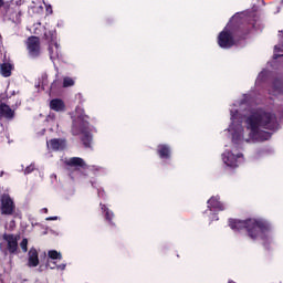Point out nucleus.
<instances>
[{"label":"nucleus","mask_w":283,"mask_h":283,"mask_svg":"<svg viewBox=\"0 0 283 283\" xmlns=\"http://www.w3.org/2000/svg\"><path fill=\"white\" fill-rule=\"evenodd\" d=\"M247 129H249V139L245 143L259 142L264 143L271 138V133L280 129V122H277V115L273 112L265 111L264 108H258L253 111L245 119ZM262 129H266L262 130Z\"/></svg>","instance_id":"nucleus-1"},{"label":"nucleus","mask_w":283,"mask_h":283,"mask_svg":"<svg viewBox=\"0 0 283 283\" xmlns=\"http://www.w3.org/2000/svg\"><path fill=\"white\" fill-rule=\"evenodd\" d=\"M251 32V27L242 19L232 18L227 27L219 33L217 43L222 50H231L235 41L245 39Z\"/></svg>","instance_id":"nucleus-2"},{"label":"nucleus","mask_w":283,"mask_h":283,"mask_svg":"<svg viewBox=\"0 0 283 283\" xmlns=\"http://www.w3.org/2000/svg\"><path fill=\"white\" fill-rule=\"evenodd\" d=\"M229 227L232 231H243L245 229L251 240H262L264 245L269 242L271 223L262 219L238 220L230 219Z\"/></svg>","instance_id":"nucleus-3"},{"label":"nucleus","mask_w":283,"mask_h":283,"mask_svg":"<svg viewBox=\"0 0 283 283\" xmlns=\"http://www.w3.org/2000/svg\"><path fill=\"white\" fill-rule=\"evenodd\" d=\"M75 114L80 122V140L85 149H93L94 135L90 130V116L85 115V111L81 106H76Z\"/></svg>","instance_id":"nucleus-4"},{"label":"nucleus","mask_w":283,"mask_h":283,"mask_svg":"<svg viewBox=\"0 0 283 283\" xmlns=\"http://www.w3.org/2000/svg\"><path fill=\"white\" fill-rule=\"evenodd\" d=\"M25 45L30 59H41V54H43L41 49V38L31 35L27 39Z\"/></svg>","instance_id":"nucleus-5"},{"label":"nucleus","mask_w":283,"mask_h":283,"mask_svg":"<svg viewBox=\"0 0 283 283\" xmlns=\"http://www.w3.org/2000/svg\"><path fill=\"white\" fill-rule=\"evenodd\" d=\"M44 39L49 43V54L51 61H56L59 59V43L56 42V34L52 31H46L44 33Z\"/></svg>","instance_id":"nucleus-6"},{"label":"nucleus","mask_w":283,"mask_h":283,"mask_svg":"<svg viewBox=\"0 0 283 283\" xmlns=\"http://www.w3.org/2000/svg\"><path fill=\"white\" fill-rule=\"evenodd\" d=\"M4 19L12 21V23H21V9L19 6L11 3L6 4L4 7Z\"/></svg>","instance_id":"nucleus-7"},{"label":"nucleus","mask_w":283,"mask_h":283,"mask_svg":"<svg viewBox=\"0 0 283 283\" xmlns=\"http://www.w3.org/2000/svg\"><path fill=\"white\" fill-rule=\"evenodd\" d=\"M0 211L2 216H13L17 209L10 195H2L0 199Z\"/></svg>","instance_id":"nucleus-8"},{"label":"nucleus","mask_w":283,"mask_h":283,"mask_svg":"<svg viewBox=\"0 0 283 283\" xmlns=\"http://www.w3.org/2000/svg\"><path fill=\"white\" fill-rule=\"evenodd\" d=\"M2 238L4 242H7V249L9 253L14 254L17 251H19V240L21 239L19 234L14 235L4 233Z\"/></svg>","instance_id":"nucleus-9"},{"label":"nucleus","mask_w":283,"mask_h":283,"mask_svg":"<svg viewBox=\"0 0 283 283\" xmlns=\"http://www.w3.org/2000/svg\"><path fill=\"white\" fill-rule=\"evenodd\" d=\"M63 255L61 252L56 250H50L48 252V259H46V266H50L51 269H61L62 271L65 269V264L59 265L56 264V260H62Z\"/></svg>","instance_id":"nucleus-10"},{"label":"nucleus","mask_w":283,"mask_h":283,"mask_svg":"<svg viewBox=\"0 0 283 283\" xmlns=\"http://www.w3.org/2000/svg\"><path fill=\"white\" fill-rule=\"evenodd\" d=\"M46 146L52 151H63L67 147V140L65 138H53L46 142Z\"/></svg>","instance_id":"nucleus-11"},{"label":"nucleus","mask_w":283,"mask_h":283,"mask_svg":"<svg viewBox=\"0 0 283 283\" xmlns=\"http://www.w3.org/2000/svg\"><path fill=\"white\" fill-rule=\"evenodd\" d=\"M72 167L73 171H81L82 174H85V171L90 169V166L87 163H85V159L81 157H72Z\"/></svg>","instance_id":"nucleus-12"},{"label":"nucleus","mask_w":283,"mask_h":283,"mask_svg":"<svg viewBox=\"0 0 283 283\" xmlns=\"http://www.w3.org/2000/svg\"><path fill=\"white\" fill-rule=\"evenodd\" d=\"M157 155L161 160H169L171 158V146L167 144H159L157 146Z\"/></svg>","instance_id":"nucleus-13"},{"label":"nucleus","mask_w":283,"mask_h":283,"mask_svg":"<svg viewBox=\"0 0 283 283\" xmlns=\"http://www.w3.org/2000/svg\"><path fill=\"white\" fill-rule=\"evenodd\" d=\"M242 154L233 155V153H227V155L223 156V163L228 167H232L233 169H235V167H239L238 158H242Z\"/></svg>","instance_id":"nucleus-14"},{"label":"nucleus","mask_w":283,"mask_h":283,"mask_svg":"<svg viewBox=\"0 0 283 283\" xmlns=\"http://www.w3.org/2000/svg\"><path fill=\"white\" fill-rule=\"evenodd\" d=\"M0 116L7 118V120H12L14 118V111L6 103L0 104Z\"/></svg>","instance_id":"nucleus-15"},{"label":"nucleus","mask_w":283,"mask_h":283,"mask_svg":"<svg viewBox=\"0 0 283 283\" xmlns=\"http://www.w3.org/2000/svg\"><path fill=\"white\" fill-rule=\"evenodd\" d=\"M28 255H29L28 265L32 268L39 266V252L34 248H31L29 250Z\"/></svg>","instance_id":"nucleus-16"},{"label":"nucleus","mask_w":283,"mask_h":283,"mask_svg":"<svg viewBox=\"0 0 283 283\" xmlns=\"http://www.w3.org/2000/svg\"><path fill=\"white\" fill-rule=\"evenodd\" d=\"M12 70H14V66L10 63L4 62L0 64V74L3 78H10L12 76Z\"/></svg>","instance_id":"nucleus-17"},{"label":"nucleus","mask_w":283,"mask_h":283,"mask_svg":"<svg viewBox=\"0 0 283 283\" xmlns=\"http://www.w3.org/2000/svg\"><path fill=\"white\" fill-rule=\"evenodd\" d=\"M208 207L217 209V211H224V203L220 202V198L218 197H211L208 200Z\"/></svg>","instance_id":"nucleus-18"},{"label":"nucleus","mask_w":283,"mask_h":283,"mask_svg":"<svg viewBox=\"0 0 283 283\" xmlns=\"http://www.w3.org/2000/svg\"><path fill=\"white\" fill-rule=\"evenodd\" d=\"M50 107L53 112H65V103L59 98L52 99L50 102Z\"/></svg>","instance_id":"nucleus-19"},{"label":"nucleus","mask_w":283,"mask_h":283,"mask_svg":"<svg viewBox=\"0 0 283 283\" xmlns=\"http://www.w3.org/2000/svg\"><path fill=\"white\" fill-rule=\"evenodd\" d=\"M280 32V43L277 45L274 46V54H273V59L275 61H277V59H281V56H283V54H279L277 52H283V32Z\"/></svg>","instance_id":"nucleus-20"},{"label":"nucleus","mask_w":283,"mask_h":283,"mask_svg":"<svg viewBox=\"0 0 283 283\" xmlns=\"http://www.w3.org/2000/svg\"><path fill=\"white\" fill-rule=\"evenodd\" d=\"M61 167L64 168L66 171H69V176H72V158H67L65 156H62L61 160Z\"/></svg>","instance_id":"nucleus-21"},{"label":"nucleus","mask_w":283,"mask_h":283,"mask_svg":"<svg viewBox=\"0 0 283 283\" xmlns=\"http://www.w3.org/2000/svg\"><path fill=\"white\" fill-rule=\"evenodd\" d=\"M273 90H274V92L282 94V92H283V78L282 77H276L273 81Z\"/></svg>","instance_id":"nucleus-22"},{"label":"nucleus","mask_w":283,"mask_h":283,"mask_svg":"<svg viewBox=\"0 0 283 283\" xmlns=\"http://www.w3.org/2000/svg\"><path fill=\"white\" fill-rule=\"evenodd\" d=\"M105 220L108 222V224L114 226V212L107 210V212H105Z\"/></svg>","instance_id":"nucleus-23"},{"label":"nucleus","mask_w":283,"mask_h":283,"mask_svg":"<svg viewBox=\"0 0 283 283\" xmlns=\"http://www.w3.org/2000/svg\"><path fill=\"white\" fill-rule=\"evenodd\" d=\"M20 247L23 253H28V239H22V241L20 242Z\"/></svg>","instance_id":"nucleus-24"},{"label":"nucleus","mask_w":283,"mask_h":283,"mask_svg":"<svg viewBox=\"0 0 283 283\" xmlns=\"http://www.w3.org/2000/svg\"><path fill=\"white\" fill-rule=\"evenodd\" d=\"M63 87H72V77H64Z\"/></svg>","instance_id":"nucleus-25"},{"label":"nucleus","mask_w":283,"mask_h":283,"mask_svg":"<svg viewBox=\"0 0 283 283\" xmlns=\"http://www.w3.org/2000/svg\"><path fill=\"white\" fill-rule=\"evenodd\" d=\"M35 166L33 164L29 165L25 169H24V175L28 176L30 174H32V171H34Z\"/></svg>","instance_id":"nucleus-26"},{"label":"nucleus","mask_w":283,"mask_h":283,"mask_svg":"<svg viewBox=\"0 0 283 283\" xmlns=\"http://www.w3.org/2000/svg\"><path fill=\"white\" fill-rule=\"evenodd\" d=\"M75 101H78V104L82 105L84 103L83 94L78 93L75 95Z\"/></svg>","instance_id":"nucleus-27"},{"label":"nucleus","mask_w":283,"mask_h":283,"mask_svg":"<svg viewBox=\"0 0 283 283\" xmlns=\"http://www.w3.org/2000/svg\"><path fill=\"white\" fill-rule=\"evenodd\" d=\"M59 85H61V81L55 80V81L51 84V90H56V87H59Z\"/></svg>","instance_id":"nucleus-28"},{"label":"nucleus","mask_w":283,"mask_h":283,"mask_svg":"<svg viewBox=\"0 0 283 283\" xmlns=\"http://www.w3.org/2000/svg\"><path fill=\"white\" fill-rule=\"evenodd\" d=\"M232 140H233V143H238V140H242V136L238 135V134H233Z\"/></svg>","instance_id":"nucleus-29"},{"label":"nucleus","mask_w":283,"mask_h":283,"mask_svg":"<svg viewBox=\"0 0 283 283\" xmlns=\"http://www.w3.org/2000/svg\"><path fill=\"white\" fill-rule=\"evenodd\" d=\"M99 207H101V210L104 211V213L109 211V208H107V206H105L104 203H99Z\"/></svg>","instance_id":"nucleus-30"},{"label":"nucleus","mask_w":283,"mask_h":283,"mask_svg":"<svg viewBox=\"0 0 283 283\" xmlns=\"http://www.w3.org/2000/svg\"><path fill=\"white\" fill-rule=\"evenodd\" d=\"M46 220L48 221H50V220H59V217H48Z\"/></svg>","instance_id":"nucleus-31"},{"label":"nucleus","mask_w":283,"mask_h":283,"mask_svg":"<svg viewBox=\"0 0 283 283\" xmlns=\"http://www.w3.org/2000/svg\"><path fill=\"white\" fill-rule=\"evenodd\" d=\"M46 12H50V14H52V6H49V8H46Z\"/></svg>","instance_id":"nucleus-32"},{"label":"nucleus","mask_w":283,"mask_h":283,"mask_svg":"<svg viewBox=\"0 0 283 283\" xmlns=\"http://www.w3.org/2000/svg\"><path fill=\"white\" fill-rule=\"evenodd\" d=\"M3 7H4L3 0H0V8H3Z\"/></svg>","instance_id":"nucleus-33"},{"label":"nucleus","mask_w":283,"mask_h":283,"mask_svg":"<svg viewBox=\"0 0 283 283\" xmlns=\"http://www.w3.org/2000/svg\"><path fill=\"white\" fill-rule=\"evenodd\" d=\"M42 211H43L44 213H48L49 210H48V208H43Z\"/></svg>","instance_id":"nucleus-34"},{"label":"nucleus","mask_w":283,"mask_h":283,"mask_svg":"<svg viewBox=\"0 0 283 283\" xmlns=\"http://www.w3.org/2000/svg\"><path fill=\"white\" fill-rule=\"evenodd\" d=\"M98 196H103V192L98 191Z\"/></svg>","instance_id":"nucleus-35"},{"label":"nucleus","mask_w":283,"mask_h":283,"mask_svg":"<svg viewBox=\"0 0 283 283\" xmlns=\"http://www.w3.org/2000/svg\"><path fill=\"white\" fill-rule=\"evenodd\" d=\"M72 85H74V81L72 82Z\"/></svg>","instance_id":"nucleus-36"}]
</instances>
